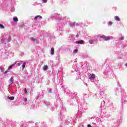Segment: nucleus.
Wrapping results in <instances>:
<instances>
[{
  "mask_svg": "<svg viewBox=\"0 0 127 127\" xmlns=\"http://www.w3.org/2000/svg\"><path fill=\"white\" fill-rule=\"evenodd\" d=\"M109 24L111 25L112 24H113V22H112L111 21H109Z\"/></svg>",
  "mask_w": 127,
  "mask_h": 127,
  "instance_id": "nucleus-21",
  "label": "nucleus"
},
{
  "mask_svg": "<svg viewBox=\"0 0 127 127\" xmlns=\"http://www.w3.org/2000/svg\"><path fill=\"white\" fill-rule=\"evenodd\" d=\"M100 37L102 39H104L105 41H109L111 39L110 37L105 36L104 35L100 36Z\"/></svg>",
  "mask_w": 127,
  "mask_h": 127,
  "instance_id": "nucleus-1",
  "label": "nucleus"
},
{
  "mask_svg": "<svg viewBox=\"0 0 127 127\" xmlns=\"http://www.w3.org/2000/svg\"><path fill=\"white\" fill-rule=\"evenodd\" d=\"M51 54L52 55H54V54H55V50H54V48H51Z\"/></svg>",
  "mask_w": 127,
  "mask_h": 127,
  "instance_id": "nucleus-4",
  "label": "nucleus"
},
{
  "mask_svg": "<svg viewBox=\"0 0 127 127\" xmlns=\"http://www.w3.org/2000/svg\"><path fill=\"white\" fill-rule=\"evenodd\" d=\"M96 76H95V74L92 73L91 74H90L89 75V78L91 80H93L95 78Z\"/></svg>",
  "mask_w": 127,
  "mask_h": 127,
  "instance_id": "nucleus-2",
  "label": "nucleus"
},
{
  "mask_svg": "<svg viewBox=\"0 0 127 127\" xmlns=\"http://www.w3.org/2000/svg\"><path fill=\"white\" fill-rule=\"evenodd\" d=\"M48 68V65H44L43 67L44 70H47Z\"/></svg>",
  "mask_w": 127,
  "mask_h": 127,
  "instance_id": "nucleus-9",
  "label": "nucleus"
},
{
  "mask_svg": "<svg viewBox=\"0 0 127 127\" xmlns=\"http://www.w3.org/2000/svg\"><path fill=\"white\" fill-rule=\"evenodd\" d=\"M84 41L83 40H80V44H82V43H83Z\"/></svg>",
  "mask_w": 127,
  "mask_h": 127,
  "instance_id": "nucleus-17",
  "label": "nucleus"
},
{
  "mask_svg": "<svg viewBox=\"0 0 127 127\" xmlns=\"http://www.w3.org/2000/svg\"><path fill=\"white\" fill-rule=\"evenodd\" d=\"M78 51L77 50H73V54H76L77 53Z\"/></svg>",
  "mask_w": 127,
  "mask_h": 127,
  "instance_id": "nucleus-12",
  "label": "nucleus"
},
{
  "mask_svg": "<svg viewBox=\"0 0 127 127\" xmlns=\"http://www.w3.org/2000/svg\"><path fill=\"white\" fill-rule=\"evenodd\" d=\"M38 18H42V16L41 15H38L34 17V19L37 20Z\"/></svg>",
  "mask_w": 127,
  "mask_h": 127,
  "instance_id": "nucleus-6",
  "label": "nucleus"
},
{
  "mask_svg": "<svg viewBox=\"0 0 127 127\" xmlns=\"http://www.w3.org/2000/svg\"><path fill=\"white\" fill-rule=\"evenodd\" d=\"M12 67H13V65H10L9 66V68H8V70L11 69L12 68Z\"/></svg>",
  "mask_w": 127,
  "mask_h": 127,
  "instance_id": "nucleus-16",
  "label": "nucleus"
},
{
  "mask_svg": "<svg viewBox=\"0 0 127 127\" xmlns=\"http://www.w3.org/2000/svg\"><path fill=\"white\" fill-rule=\"evenodd\" d=\"M114 19H115V20H116V21H117L118 22L120 21V19L118 16H115Z\"/></svg>",
  "mask_w": 127,
  "mask_h": 127,
  "instance_id": "nucleus-7",
  "label": "nucleus"
},
{
  "mask_svg": "<svg viewBox=\"0 0 127 127\" xmlns=\"http://www.w3.org/2000/svg\"><path fill=\"white\" fill-rule=\"evenodd\" d=\"M24 101H27V98H24Z\"/></svg>",
  "mask_w": 127,
  "mask_h": 127,
  "instance_id": "nucleus-19",
  "label": "nucleus"
},
{
  "mask_svg": "<svg viewBox=\"0 0 127 127\" xmlns=\"http://www.w3.org/2000/svg\"><path fill=\"white\" fill-rule=\"evenodd\" d=\"M126 66L127 67V63L126 64Z\"/></svg>",
  "mask_w": 127,
  "mask_h": 127,
  "instance_id": "nucleus-27",
  "label": "nucleus"
},
{
  "mask_svg": "<svg viewBox=\"0 0 127 127\" xmlns=\"http://www.w3.org/2000/svg\"><path fill=\"white\" fill-rule=\"evenodd\" d=\"M17 65L18 66H20L21 64L20 63H18L17 64Z\"/></svg>",
  "mask_w": 127,
  "mask_h": 127,
  "instance_id": "nucleus-22",
  "label": "nucleus"
},
{
  "mask_svg": "<svg viewBox=\"0 0 127 127\" xmlns=\"http://www.w3.org/2000/svg\"><path fill=\"white\" fill-rule=\"evenodd\" d=\"M87 127H91V125H87Z\"/></svg>",
  "mask_w": 127,
  "mask_h": 127,
  "instance_id": "nucleus-26",
  "label": "nucleus"
},
{
  "mask_svg": "<svg viewBox=\"0 0 127 127\" xmlns=\"http://www.w3.org/2000/svg\"><path fill=\"white\" fill-rule=\"evenodd\" d=\"M13 82H14V78L13 77H10V78L9 80V84H13Z\"/></svg>",
  "mask_w": 127,
  "mask_h": 127,
  "instance_id": "nucleus-3",
  "label": "nucleus"
},
{
  "mask_svg": "<svg viewBox=\"0 0 127 127\" xmlns=\"http://www.w3.org/2000/svg\"><path fill=\"white\" fill-rule=\"evenodd\" d=\"M48 0H43V1L44 3H46L47 2Z\"/></svg>",
  "mask_w": 127,
  "mask_h": 127,
  "instance_id": "nucleus-18",
  "label": "nucleus"
},
{
  "mask_svg": "<svg viewBox=\"0 0 127 127\" xmlns=\"http://www.w3.org/2000/svg\"><path fill=\"white\" fill-rule=\"evenodd\" d=\"M0 29H3V28H4V27L3 25L0 24Z\"/></svg>",
  "mask_w": 127,
  "mask_h": 127,
  "instance_id": "nucleus-13",
  "label": "nucleus"
},
{
  "mask_svg": "<svg viewBox=\"0 0 127 127\" xmlns=\"http://www.w3.org/2000/svg\"><path fill=\"white\" fill-rule=\"evenodd\" d=\"M26 63H24L23 64H22V69L23 70L24 68H25Z\"/></svg>",
  "mask_w": 127,
  "mask_h": 127,
  "instance_id": "nucleus-10",
  "label": "nucleus"
},
{
  "mask_svg": "<svg viewBox=\"0 0 127 127\" xmlns=\"http://www.w3.org/2000/svg\"><path fill=\"white\" fill-rule=\"evenodd\" d=\"M76 43H77V44H79V43H80V41H77V42H76Z\"/></svg>",
  "mask_w": 127,
  "mask_h": 127,
  "instance_id": "nucleus-23",
  "label": "nucleus"
},
{
  "mask_svg": "<svg viewBox=\"0 0 127 127\" xmlns=\"http://www.w3.org/2000/svg\"><path fill=\"white\" fill-rule=\"evenodd\" d=\"M89 42L90 44H92L94 43V41L93 40H89Z\"/></svg>",
  "mask_w": 127,
  "mask_h": 127,
  "instance_id": "nucleus-15",
  "label": "nucleus"
},
{
  "mask_svg": "<svg viewBox=\"0 0 127 127\" xmlns=\"http://www.w3.org/2000/svg\"><path fill=\"white\" fill-rule=\"evenodd\" d=\"M7 99L13 101L14 99V97L13 96H7Z\"/></svg>",
  "mask_w": 127,
  "mask_h": 127,
  "instance_id": "nucleus-5",
  "label": "nucleus"
},
{
  "mask_svg": "<svg viewBox=\"0 0 127 127\" xmlns=\"http://www.w3.org/2000/svg\"><path fill=\"white\" fill-rule=\"evenodd\" d=\"M13 20H14V21L15 22H17L18 21V19L17 17H13Z\"/></svg>",
  "mask_w": 127,
  "mask_h": 127,
  "instance_id": "nucleus-8",
  "label": "nucleus"
},
{
  "mask_svg": "<svg viewBox=\"0 0 127 127\" xmlns=\"http://www.w3.org/2000/svg\"><path fill=\"white\" fill-rule=\"evenodd\" d=\"M7 72V71H5L4 72V74H6Z\"/></svg>",
  "mask_w": 127,
  "mask_h": 127,
  "instance_id": "nucleus-25",
  "label": "nucleus"
},
{
  "mask_svg": "<svg viewBox=\"0 0 127 127\" xmlns=\"http://www.w3.org/2000/svg\"><path fill=\"white\" fill-rule=\"evenodd\" d=\"M24 91L25 94L27 95H28V91H27V90L26 89V88H24Z\"/></svg>",
  "mask_w": 127,
  "mask_h": 127,
  "instance_id": "nucleus-11",
  "label": "nucleus"
},
{
  "mask_svg": "<svg viewBox=\"0 0 127 127\" xmlns=\"http://www.w3.org/2000/svg\"><path fill=\"white\" fill-rule=\"evenodd\" d=\"M125 40V37L124 36H122L121 37L120 39H119V40Z\"/></svg>",
  "mask_w": 127,
  "mask_h": 127,
  "instance_id": "nucleus-14",
  "label": "nucleus"
},
{
  "mask_svg": "<svg viewBox=\"0 0 127 127\" xmlns=\"http://www.w3.org/2000/svg\"><path fill=\"white\" fill-rule=\"evenodd\" d=\"M15 64H15V63H14L13 64L11 65H13V66H14V65H15Z\"/></svg>",
  "mask_w": 127,
  "mask_h": 127,
  "instance_id": "nucleus-24",
  "label": "nucleus"
},
{
  "mask_svg": "<svg viewBox=\"0 0 127 127\" xmlns=\"http://www.w3.org/2000/svg\"><path fill=\"white\" fill-rule=\"evenodd\" d=\"M32 41H33L34 42H36L37 41V40L36 39H33Z\"/></svg>",
  "mask_w": 127,
  "mask_h": 127,
  "instance_id": "nucleus-20",
  "label": "nucleus"
}]
</instances>
